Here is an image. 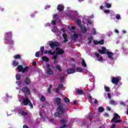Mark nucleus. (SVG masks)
Masks as SVG:
<instances>
[{"mask_svg":"<svg viewBox=\"0 0 128 128\" xmlns=\"http://www.w3.org/2000/svg\"><path fill=\"white\" fill-rule=\"evenodd\" d=\"M98 62H102L104 61V58H102V56H100L99 58H98Z\"/></svg>","mask_w":128,"mask_h":128,"instance_id":"38","label":"nucleus"},{"mask_svg":"<svg viewBox=\"0 0 128 128\" xmlns=\"http://www.w3.org/2000/svg\"><path fill=\"white\" fill-rule=\"evenodd\" d=\"M64 88V85L62 84H59L58 85V88H59L60 90L62 88Z\"/></svg>","mask_w":128,"mask_h":128,"instance_id":"42","label":"nucleus"},{"mask_svg":"<svg viewBox=\"0 0 128 128\" xmlns=\"http://www.w3.org/2000/svg\"><path fill=\"white\" fill-rule=\"evenodd\" d=\"M28 68H30L28 66H26L24 68H23V70L22 71V74H24V72H26Z\"/></svg>","mask_w":128,"mask_h":128,"instance_id":"30","label":"nucleus"},{"mask_svg":"<svg viewBox=\"0 0 128 128\" xmlns=\"http://www.w3.org/2000/svg\"><path fill=\"white\" fill-rule=\"evenodd\" d=\"M104 110V108L102 106L99 107L98 108V112H102Z\"/></svg>","mask_w":128,"mask_h":128,"instance_id":"32","label":"nucleus"},{"mask_svg":"<svg viewBox=\"0 0 128 128\" xmlns=\"http://www.w3.org/2000/svg\"><path fill=\"white\" fill-rule=\"evenodd\" d=\"M104 4L105 5L106 7L107 8H112V4H110L104 2Z\"/></svg>","mask_w":128,"mask_h":128,"instance_id":"22","label":"nucleus"},{"mask_svg":"<svg viewBox=\"0 0 128 128\" xmlns=\"http://www.w3.org/2000/svg\"><path fill=\"white\" fill-rule=\"evenodd\" d=\"M89 118H92V112L89 113Z\"/></svg>","mask_w":128,"mask_h":128,"instance_id":"58","label":"nucleus"},{"mask_svg":"<svg viewBox=\"0 0 128 128\" xmlns=\"http://www.w3.org/2000/svg\"><path fill=\"white\" fill-rule=\"evenodd\" d=\"M87 22L89 24H92V21H90V20H88Z\"/></svg>","mask_w":128,"mask_h":128,"instance_id":"55","label":"nucleus"},{"mask_svg":"<svg viewBox=\"0 0 128 128\" xmlns=\"http://www.w3.org/2000/svg\"><path fill=\"white\" fill-rule=\"evenodd\" d=\"M40 52L38 51L36 52L35 54L36 58H40V56H44V54H48V50L44 51V46H42L40 47Z\"/></svg>","mask_w":128,"mask_h":128,"instance_id":"3","label":"nucleus"},{"mask_svg":"<svg viewBox=\"0 0 128 128\" xmlns=\"http://www.w3.org/2000/svg\"><path fill=\"white\" fill-rule=\"evenodd\" d=\"M5 38H4V40H6V42L9 44H14V40L12 39V32H8L6 33Z\"/></svg>","mask_w":128,"mask_h":128,"instance_id":"2","label":"nucleus"},{"mask_svg":"<svg viewBox=\"0 0 128 128\" xmlns=\"http://www.w3.org/2000/svg\"><path fill=\"white\" fill-rule=\"evenodd\" d=\"M106 110H110V111L111 110L110 108V107H108H108H106Z\"/></svg>","mask_w":128,"mask_h":128,"instance_id":"59","label":"nucleus"},{"mask_svg":"<svg viewBox=\"0 0 128 128\" xmlns=\"http://www.w3.org/2000/svg\"><path fill=\"white\" fill-rule=\"evenodd\" d=\"M40 100H41V102H44V100H46V98H44V96H42Z\"/></svg>","mask_w":128,"mask_h":128,"instance_id":"43","label":"nucleus"},{"mask_svg":"<svg viewBox=\"0 0 128 128\" xmlns=\"http://www.w3.org/2000/svg\"><path fill=\"white\" fill-rule=\"evenodd\" d=\"M24 82L26 86H28L30 84L32 81L30 80V78L26 77L24 80Z\"/></svg>","mask_w":128,"mask_h":128,"instance_id":"13","label":"nucleus"},{"mask_svg":"<svg viewBox=\"0 0 128 128\" xmlns=\"http://www.w3.org/2000/svg\"><path fill=\"white\" fill-rule=\"evenodd\" d=\"M120 82V77H113L112 79V84H114L116 86L118 84V82Z\"/></svg>","mask_w":128,"mask_h":128,"instance_id":"8","label":"nucleus"},{"mask_svg":"<svg viewBox=\"0 0 128 128\" xmlns=\"http://www.w3.org/2000/svg\"><path fill=\"white\" fill-rule=\"evenodd\" d=\"M76 72H84V70H82V68H76Z\"/></svg>","mask_w":128,"mask_h":128,"instance_id":"37","label":"nucleus"},{"mask_svg":"<svg viewBox=\"0 0 128 128\" xmlns=\"http://www.w3.org/2000/svg\"><path fill=\"white\" fill-rule=\"evenodd\" d=\"M74 104L76 106V104H78V102H76V100H74Z\"/></svg>","mask_w":128,"mask_h":128,"instance_id":"62","label":"nucleus"},{"mask_svg":"<svg viewBox=\"0 0 128 128\" xmlns=\"http://www.w3.org/2000/svg\"><path fill=\"white\" fill-rule=\"evenodd\" d=\"M116 20H120V15L118 14H117L116 16Z\"/></svg>","mask_w":128,"mask_h":128,"instance_id":"44","label":"nucleus"},{"mask_svg":"<svg viewBox=\"0 0 128 128\" xmlns=\"http://www.w3.org/2000/svg\"><path fill=\"white\" fill-rule=\"evenodd\" d=\"M56 70H58V72H62V67H60V65H56Z\"/></svg>","mask_w":128,"mask_h":128,"instance_id":"33","label":"nucleus"},{"mask_svg":"<svg viewBox=\"0 0 128 128\" xmlns=\"http://www.w3.org/2000/svg\"><path fill=\"white\" fill-rule=\"evenodd\" d=\"M81 30L82 32H88V28L86 26H81Z\"/></svg>","mask_w":128,"mask_h":128,"instance_id":"24","label":"nucleus"},{"mask_svg":"<svg viewBox=\"0 0 128 128\" xmlns=\"http://www.w3.org/2000/svg\"><path fill=\"white\" fill-rule=\"evenodd\" d=\"M64 102L65 104H70V99L67 97L64 98Z\"/></svg>","mask_w":128,"mask_h":128,"instance_id":"20","label":"nucleus"},{"mask_svg":"<svg viewBox=\"0 0 128 128\" xmlns=\"http://www.w3.org/2000/svg\"><path fill=\"white\" fill-rule=\"evenodd\" d=\"M52 85H50L49 88H48V90H47V92L48 94H51L52 91Z\"/></svg>","mask_w":128,"mask_h":128,"instance_id":"28","label":"nucleus"},{"mask_svg":"<svg viewBox=\"0 0 128 128\" xmlns=\"http://www.w3.org/2000/svg\"><path fill=\"white\" fill-rule=\"evenodd\" d=\"M23 128H28V126L27 125H24L23 126Z\"/></svg>","mask_w":128,"mask_h":128,"instance_id":"61","label":"nucleus"},{"mask_svg":"<svg viewBox=\"0 0 128 128\" xmlns=\"http://www.w3.org/2000/svg\"><path fill=\"white\" fill-rule=\"evenodd\" d=\"M112 128H116V124H113L112 126Z\"/></svg>","mask_w":128,"mask_h":128,"instance_id":"63","label":"nucleus"},{"mask_svg":"<svg viewBox=\"0 0 128 128\" xmlns=\"http://www.w3.org/2000/svg\"><path fill=\"white\" fill-rule=\"evenodd\" d=\"M42 60H43V62H48L50 60V59L48 58L46 56H42Z\"/></svg>","mask_w":128,"mask_h":128,"instance_id":"23","label":"nucleus"},{"mask_svg":"<svg viewBox=\"0 0 128 128\" xmlns=\"http://www.w3.org/2000/svg\"><path fill=\"white\" fill-rule=\"evenodd\" d=\"M110 104L113 106H116V102H114V100H110Z\"/></svg>","mask_w":128,"mask_h":128,"instance_id":"41","label":"nucleus"},{"mask_svg":"<svg viewBox=\"0 0 128 128\" xmlns=\"http://www.w3.org/2000/svg\"><path fill=\"white\" fill-rule=\"evenodd\" d=\"M104 116H106V117L108 116V113H104Z\"/></svg>","mask_w":128,"mask_h":128,"instance_id":"57","label":"nucleus"},{"mask_svg":"<svg viewBox=\"0 0 128 128\" xmlns=\"http://www.w3.org/2000/svg\"><path fill=\"white\" fill-rule=\"evenodd\" d=\"M72 30H76V26H72Z\"/></svg>","mask_w":128,"mask_h":128,"instance_id":"60","label":"nucleus"},{"mask_svg":"<svg viewBox=\"0 0 128 128\" xmlns=\"http://www.w3.org/2000/svg\"><path fill=\"white\" fill-rule=\"evenodd\" d=\"M55 102L57 104L58 107L57 108V110L58 112H55L54 114V116L55 118H62V116H64L66 111V109L64 108V104L62 103V99L58 97L55 98Z\"/></svg>","mask_w":128,"mask_h":128,"instance_id":"1","label":"nucleus"},{"mask_svg":"<svg viewBox=\"0 0 128 128\" xmlns=\"http://www.w3.org/2000/svg\"><path fill=\"white\" fill-rule=\"evenodd\" d=\"M12 66H18V62L16 60H14L12 62Z\"/></svg>","mask_w":128,"mask_h":128,"instance_id":"31","label":"nucleus"},{"mask_svg":"<svg viewBox=\"0 0 128 128\" xmlns=\"http://www.w3.org/2000/svg\"><path fill=\"white\" fill-rule=\"evenodd\" d=\"M77 94H84V91L82 90L78 89Z\"/></svg>","mask_w":128,"mask_h":128,"instance_id":"29","label":"nucleus"},{"mask_svg":"<svg viewBox=\"0 0 128 128\" xmlns=\"http://www.w3.org/2000/svg\"><path fill=\"white\" fill-rule=\"evenodd\" d=\"M64 76H60V82H64Z\"/></svg>","mask_w":128,"mask_h":128,"instance_id":"49","label":"nucleus"},{"mask_svg":"<svg viewBox=\"0 0 128 128\" xmlns=\"http://www.w3.org/2000/svg\"><path fill=\"white\" fill-rule=\"evenodd\" d=\"M92 30L93 32L92 34H93L94 35L96 34V29H94V28H92Z\"/></svg>","mask_w":128,"mask_h":128,"instance_id":"45","label":"nucleus"},{"mask_svg":"<svg viewBox=\"0 0 128 128\" xmlns=\"http://www.w3.org/2000/svg\"><path fill=\"white\" fill-rule=\"evenodd\" d=\"M48 54H52V56H54V52H52V50H50L48 51Z\"/></svg>","mask_w":128,"mask_h":128,"instance_id":"46","label":"nucleus"},{"mask_svg":"<svg viewBox=\"0 0 128 128\" xmlns=\"http://www.w3.org/2000/svg\"><path fill=\"white\" fill-rule=\"evenodd\" d=\"M46 66L47 70H48L46 71L47 74H48L49 76L54 74V72L52 71V68H50V66L48 64H47L46 65Z\"/></svg>","mask_w":128,"mask_h":128,"instance_id":"9","label":"nucleus"},{"mask_svg":"<svg viewBox=\"0 0 128 128\" xmlns=\"http://www.w3.org/2000/svg\"><path fill=\"white\" fill-rule=\"evenodd\" d=\"M18 86H20L22 84V81L20 80L18 82Z\"/></svg>","mask_w":128,"mask_h":128,"instance_id":"56","label":"nucleus"},{"mask_svg":"<svg viewBox=\"0 0 128 128\" xmlns=\"http://www.w3.org/2000/svg\"><path fill=\"white\" fill-rule=\"evenodd\" d=\"M22 92H24V94H27L28 96H30V91L27 86L23 87L22 88Z\"/></svg>","mask_w":128,"mask_h":128,"instance_id":"11","label":"nucleus"},{"mask_svg":"<svg viewBox=\"0 0 128 128\" xmlns=\"http://www.w3.org/2000/svg\"><path fill=\"white\" fill-rule=\"evenodd\" d=\"M95 56H96L97 58H100V55L96 52L95 53Z\"/></svg>","mask_w":128,"mask_h":128,"instance_id":"51","label":"nucleus"},{"mask_svg":"<svg viewBox=\"0 0 128 128\" xmlns=\"http://www.w3.org/2000/svg\"><path fill=\"white\" fill-rule=\"evenodd\" d=\"M94 40V38L92 36L90 37L88 40V44H92V41Z\"/></svg>","mask_w":128,"mask_h":128,"instance_id":"27","label":"nucleus"},{"mask_svg":"<svg viewBox=\"0 0 128 128\" xmlns=\"http://www.w3.org/2000/svg\"><path fill=\"white\" fill-rule=\"evenodd\" d=\"M98 100L95 99L94 100V104H98Z\"/></svg>","mask_w":128,"mask_h":128,"instance_id":"53","label":"nucleus"},{"mask_svg":"<svg viewBox=\"0 0 128 128\" xmlns=\"http://www.w3.org/2000/svg\"><path fill=\"white\" fill-rule=\"evenodd\" d=\"M104 14H110V10H104Z\"/></svg>","mask_w":128,"mask_h":128,"instance_id":"48","label":"nucleus"},{"mask_svg":"<svg viewBox=\"0 0 128 128\" xmlns=\"http://www.w3.org/2000/svg\"><path fill=\"white\" fill-rule=\"evenodd\" d=\"M20 114L21 116H28V112H24V111H22Z\"/></svg>","mask_w":128,"mask_h":128,"instance_id":"35","label":"nucleus"},{"mask_svg":"<svg viewBox=\"0 0 128 128\" xmlns=\"http://www.w3.org/2000/svg\"><path fill=\"white\" fill-rule=\"evenodd\" d=\"M60 122L63 124V126H60V128H65L68 127V125L66 124H66L68 122V120L66 119H62L60 120Z\"/></svg>","mask_w":128,"mask_h":128,"instance_id":"7","label":"nucleus"},{"mask_svg":"<svg viewBox=\"0 0 128 128\" xmlns=\"http://www.w3.org/2000/svg\"><path fill=\"white\" fill-rule=\"evenodd\" d=\"M78 38V36L76 34H74L73 35L70 36V38L72 40H74V42H76Z\"/></svg>","mask_w":128,"mask_h":128,"instance_id":"16","label":"nucleus"},{"mask_svg":"<svg viewBox=\"0 0 128 128\" xmlns=\"http://www.w3.org/2000/svg\"><path fill=\"white\" fill-rule=\"evenodd\" d=\"M50 122H51L54 123V119L53 118H51L50 120Z\"/></svg>","mask_w":128,"mask_h":128,"instance_id":"64","label":"nucleus"},{"mask_svg":"<svg viewBox=\"0 0 128 128\" xmlns=\"http://www.w3.org/2000/svg\"><path fill=\"white\" fill-rule=\"evenodd\" d=\"M56 56L58 55L60 56L64 54V50L62 49H60V48H56Z\"/></svg>","mask_w":128,"mask_h":128,"instance_id":"10","label":"nucleus"},{"mask_svg":"<svg viewBox=\"0 0 128 128\" xmlns=\"http://www.w3.org/2000/svg\"><path fill=\"white\" fill-rule=\"evenodd\" d=\"M16 80H20V74H16Z\"/></svg>","mask_w":128,"mask_h":128,"instance_id":"36","label":"nucleus"},{"mask_svg":"<svg viewBox=\"0 0 128 128\" xmlns=\"http://www.w3.org/2000/svg\"><path fill=\"white\" fill-rule=\"evenodd\" d=\"M104 90H105L106 92H110V88H108V86H105Z\"/></svg>","mask_w":128,"mask_h":128,"instance_id":"40","label":"nucleus"},{"mask_svg":"<svg viewBox=\"0 0 128 128\" xmlns=\"http://www.w3.org/2000/svg\"><path fill=\"white\" fill-rule=\"evenodd\" d=\"M49 46L54 48H58L60 46V43L58 42H49Z\"/></svg>","mask_w":128,"mask_h":128,"instance_id":"6","label":"nucleus"},{"mask_svg":"<svg viewBox=\"0 0 128 128\" xmlns=\"http://www.w3.org/2000/svg\"><path fill=\"white\" fill-rule=\"evenodd\" d=\"M52 24H54V26H56V21H54V20H52Z\"/></svg>","mask_w":128,"mask_h":128,"instance_id":"52","label":"nucleus"},{"mask_svg":"<svg viewBox=\"0 0 128 128\" xmlns=\"http://www.w3.org/2000/svg\"><path fill=\"white\" fill-rule=\"evenodd\" d=\"M63 38H64V42H68V36L66 34H63L62 35Z\"/></svg>","mask_w":128,"mask_h":128,"instance_id":"19","label":"nucleus"},{"mask_svg":"<svg viewBox=\"0 0 128 128\" xmlns=\"http://www.w3.org/2000/svg\"><path fill=\"white\" fill-rule=\"evenodd\" d=\"M82 65L84 66V68H86V64L84 59L82 60Z\"/></svg>","mask_w":128,"mask_h":128,"instance_id":"26","label":"nucleus"},{"mask_svg":"<svg viewBox=\"0 0 128 128\" xmlns=\"http://www.w3.org/2000/svg\"><path fill=\"white\" fill-rule=\"evenodd\" d=\"M76 23L77 24L78 26H80L82 24V22L80 21V20L78 19L76 22Z\"/></svg>","mask_w":128,"mask_h":128,"instance_id":"34","label":"nucleus"},{"mask_svg":"<svg viewBox=\"0 0 128 128\" xmlns=\"http://www.w3.org/2000/svg\"><path fill=\"white\" fill-rule=\"evenodd\" d=\"M107 54L108 56V58H110V60H114V53H112V52H108V51L107 52Z\"/></svg>","mask_w":128,"mask_h":128,"instance_id":"17","label":"nucleus"},{"mask_svg":"<svg viewBox=\"0 0 128 128\" xmlns=\"http://www.w3.org/2000/svg\"><path fill=\"white\" fill-rule=\"evenodd\" d=\"M120 118V116L118 115V114L115 113L114 114V116L112 119L111 122H114V124H120L122 122V120L120 119L118 120V118Z\"/></svg>","mask_w":128,"mask_h":128,"instance_id":"4","label":"nucleus"},{"mask_svg":"<svg viewBox=\"0 0 128 128\" xmlns=\"http://www.w3.org/2000/svg\"><path fill=\"white\" fill-rule=\"evenodd\" d=\"M32 66H36V62H32Z\"/></svg>","mask_w":128,"mask_h":128,"instance_id":"54","label":"nucleus"},{"mask_svg":"<svg viewBox=\"0 0 128 128\" xmlns=\"http://www.w3.org/2000/svg\"><path fill=\"white\" fill-rule=\"evenodd\" d=\"M66 72L68 74H74L76 72V69L70 68L66 70Z\"/></svg>","mask_w":128,"mask_h":128,"instance_id":"14","label":"nucleus"},{"mask_svg":"<svg viewBox=\"0 0 128 128\" xmlns=\"http://www.w3.org/2000/svg\"><path fill=\"white\" fill-rule=\"evenodd\" d=\"M17 68L18 70V71L20 72H22L24 67L22 65H20L17 67Z\"/></svg>","mask_w":128,"mask_h":128,"instance_id":"21","label":"nucleus"},{"mask_svg":"<svg viewBox=\"0 0 128 128\" xmlns=\"http://www.w3.org/2000/svg\"><path fill=\"white\" fill-rule=\"evenodd\" d=\"M98 52H100V54H107L108 52V51H106V48L104 46L102 47V50H98Z\"/></svg>","mask_w":128,"mask_h":128,"instance_id":"12","label":"nucleus"},{"mask_svg":"<svg viewBox=\"0 0 128 128\" xmlns=\"http://www.w3.org/2000/svg\"><path fill=\"white\" fill-rule=\"evenodd\" d=\"M64 6H62V4L58 5V8H57V10L59 12H62V10H64Z\"/></svg>","mask_w":128,"mask_h":128,"instance_id":"18","label":"nucleus"},{"mask_svg":"<svg viewBox=\"0 0 128 128\" xmlns=\"http://www.w3.org/2000/svg\"><path fill=\"white\" fill-rule=\"evenodd\" d=\"M98 44H101L102 46V44H104V40H102L100 41H98Z\"/></svg>","mask_w":128,"mask_h":128,"instance_id":"39","label":"nucleus"},{"mask_svg":"<svg viewBox=\"0 0 128 128\" xmlns=\"http://www.w3.org/2000/svg\"><path fill=\"white\" fill-rule=\"evenodd\" d=\"M22 103L24 106H30V108H34V105H32V104L28 98H23Z\"/></svg>","mask_w":128,"mask_h":128,"instance_id":"5","label":"nucleus"},{"mask_svg":"<svg viewBox=\"0 0 128 128\" xmlns=\"http://www.w3.org/2000/svg\"><path fill=\"white\" fill-rule=\"evenodd\" d=\"M58 55L56 54L53 56L52 57V60H54V64H56L58 62Z\"/></svg>","mask_w":128,"mask_h":128,"instance_id":"15","label":"nucleus"},{"mask_svg":"<svg viewBox=\"0 0 128 128\" xmlns=\"http://www.w3.org/2000/svg\"><path fill=\"white\" fill-rule=\"evenodd\" d=\"M108 98L110 100L111 98H112V95H110V93H108Z\"/></svg>","mask_w":128,"mask_h":128,"instance_id":"50","label":"nucleus"},{"mask_svg":"<svg viewBox=\"0 0 128 128\" xmlns=\"http://www.w3.org/2000/svg\"><path fill=\"white\" fill-rule=\"evenodd\" d=\"M93 43L94 44H96V45L98 44V41L94 40L93 41Z\"/></svg>","mask_w":128,"mask_h":128,"instance_id":"47","label":"nucleus"},{"mask_svg":"<svg viewBox=\"0 0 128 128\" xmlns=\"http://www.w3.org/2000/svg\"><path fill=\"white\" fill-rule=\"evenodd\" d=\"M14 58L15 60H20V58H22V57L20 56V54H16L14 56Z\"/></svg>","mask_w":128,"mask_h":128,"instance_id":"25","label":"nucleus"}]
</instances>
